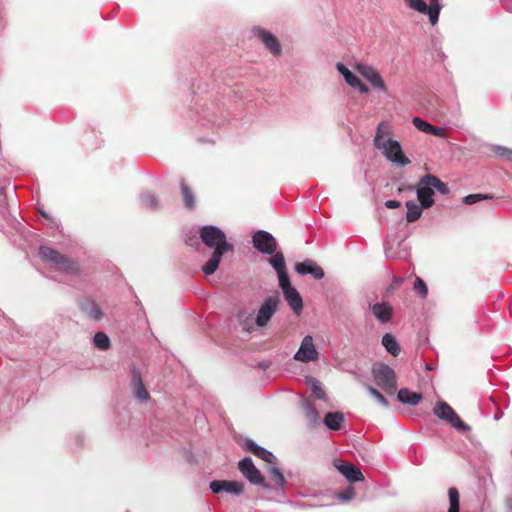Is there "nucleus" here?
Wrapping results in <instances>:
<instances>
[{"mask_svg":"<svg viewBox=\"0 0 512 512\" xmlns=\"http://www.w3.org/2000/svg\"><path fill=\"white\" fill-rule=\"evenodd\" d=\"M200 238L207 247L213 249L210 259L202 267L205 275H212L218 269L224 253L233 251L234 247L227 242L224 231L214 225L201 227Z\"/></svg>","mask_w":512,"mask_h":512,"instance_id":"nucleus-1","label":"nucleus"},{"mask_svg":"<svg viewBox=\"0 0 512 512\" xmlns=\"http://www.w3.org/2000/svg\"><path fill=\"white\" fill-rule=\"evenodd\" d=\"M390 134L388 126L381 122L376 130L374 146L381 150L383 155L392 163L399 166H406L411 163L410 159L403 153L399 141L392 138L384 139Z\"/></svg>","mask_w":512,"mask_h":512,"instance_id":"nucleus-2","label":"nucleus"},{"mask_svg":"<svg viewBox=\"0 0 512 512\" xmlns=\"http://www.w3.org/2000/svg\"><path fill=\"white\" fill-rule=\"evenodd\" d=\"M39 256L44 262L53 265L58 271L70 275H75L79 272L77 262L68 259L65 255L50 247L40 246Z\"/></svg>","mask_w":512,"mask_h":512,"instance_id":"nucleus-3","label":"nucleus"},{"mask_svg":"<svg viewBox=\"0 0 512 512\" xmlns=\"http://www.w3.org/2000/svg\"><path fill=\"white\" fill-rule=\"evenodd\" d=\"M372 376L375 383L387 394L393 395L397 389L395 371L384 363H376L372 367Z\"/></svg>","mask_w":512,"mask_h":512,"instance_id":"nucleus-4","label":"nucleus"},{"mask_svg":"<svg viewBox=\"0 0 512 512\" xmlns=\"http://www.w3.org/2000/svg\"><path fill=\"white\" fill-rule=\"evenodd\" d=\"M433 411L438 418L445 420L453 428L462 431H470V426L463 422L454 409L446 402H437Z\"/></svg>","mask_w":512,"mask_h":512,"instance_id":"nucleus-5","label":"nucleus"},{"mask_svg":"<svg viewBox=\"0 0 512 512\" xmlns=\"http://www.w3.org/2000/svg\"><path fill=\"white\" fill-rule=\"evenodd\" d=\"M242 475L253 485H260L263 489H272V485L265 481L261 472L256 468L252 458L244 457L238 463Z\"/></svg>","mask_w":512,"mask_h":512,"instance_id":"nucleus-6","label":"nucleus"},{"mask_svg":"<svg viewBox=\"0 0 512 512\" xmlns=\"http://www.w3.org/2000/svg\"><path fill=\"white\" fill-rule=\"evenodd\" d=\"M406 4L413 10L428 15L429 21L435 25L439 20L442 5L439 0H430L429 5L424 0H405Z\"/></svg>","mask_w":512,"mask_h":512,"instance_id":"nucleus-7","label":"nucleus"},{"mask_svg":"<svg viewBox=\"0 0 512 512\" xmlns=\"http://www.w3.org/2000/svg\"><path fill=\"white\" fill-rule=\"evenodd\" d=\"M279 303L278 296L267 297L257 311L255 324L258 327H265L276 313Z\"/></svg>","mask_w":512,"mask_h":512,"instance_id":"nucleus-8","label":"nucleus"},{"mask_svg":"<svg viewBox=\"0 0 512 512\" xmlns=\"http://www.w3.org/2000/svg\"><path fill=\"white\" fill-rule=\"evenodd\" d=\"M254 248L262 254L272 255L277 250L275 237L265 230H258L252 236Z\"/></svg>","mask_w":512,"mask_h":512,"instance_id":"nucleus-9","label":"nucleus"},{"mask_svg":"<svg viewBox=\"0 0 512 512\" xmlns=\"http://www.w3.org/2000/svg\"><path fill=\"white\" fill-rule=\"evenodd\" d=\"M357 72L364 77L376 90L385 93L387 87L378 71L368 64L357 63L355 65Z\"/></svg>","mask_w":512,"mask_h":512,"instance_id":"nucleus-10","label":"nucleus"},{"mask_svg":"<svg viewBox=\"0 0 512 512\" xmlns=\"http://www.w3.org/2000/svg\"><path fill=\"white\" fill-rule=\"evenodd\" d=\"M294 359L303 363H308L318 359V351L314 345L313 337L311 335H306L302 339L299 349L294 354Z\"/></svg>","mask_w":512,"mask_h":512,"instance_id":"nucleus-11","label":"nucleus"},{"mask_svg":"<svg viewBox=\"0 0 512 512\" xmlns=\"http://www.w3.org/2000/svg\"><path fill=\"white\" fill-rule=\"evenodd\" d=\"M209 488L214 494L225 492L235 496H240L244 491L242 482L231 480H213L209 484Z\"/></svg>","mask_w":512,"mask_h":512,"instance_id":"nucleus-12","label":"nucleus"},{"mask_svg":"<svg viewBox=\"0 0 512 512\" xmlns=\"http://www.w3.org/2000/svg\"><path fill=\"white\" fill-rule=\"evenodd\" d=\"M334 466L351 483L364 480V475L360 468L350 462L336 460L334 461Z\"/></svg>","mask_w":512,"mask_h":512,"instance_id":"nucleus-13","label":"nucleus"},{"mask_svg":"<svg viewBox=\"0 0 512 512\" xmlns=\"http://www.w3.org/2000/svg\"><path fill=\"white\" fill-rule=\"evenodd\" d=\"M253 33L265 44L273 55L279 56L282 53L281 44L272 33L261 28H255Z\"/></svg>","mask_w":512,"mask_h":512,"instance_id":"nucleus-14","label":"nucleus"},{"mask_svg":"<svg viewBox=\"0 0 512 512\" xmlns=\"http://www.w3.org/2000/svg\"><path fill=\"white\" fill-rule=\"evenodd\" d=\"M424 176L420 178L416 185V194L417 199L422 205L423 208H430L434 205L435 201L433 199L434 190L431 185H425L423 183Z\"/></svg>","mask_w":512,"mask_h":512,"instance_id":"nucleus-15","label":"nucleus"},{"mask_svg":"<svg viewBox=\"0 0 512 512\" xmlns=\"http://www.w3.org/2000/svg\"><path fill=\"white\" fill-rule=\"evenodd\" d=\"M295 270L300 275H311L320 280L324 277V270L313 260H305L295 265Z\"/></svg>","mask_w":512,"mask_h":512,"instance_id":"nucleus-16","label":"nucleus"},{"mask_svg":"<svg viewBox=\"0 0 512 512\" xmlns=\"http://www.w3.org/2000/svg\"><path fill=\"white\" fill-rule=\"evenodd\" d=\"M375 318L381 323L386 324L391 321L393 308L389 302H377L370 306Z\"/></svg>","mask_w":512,"mask_h":512,"instance_id":"nucleus-17","label":"nucleus"},{"mask_svg":"<svg viewBox=\"0 0 512 512\" xmlns=\"http://www.w3.org/2000/svg\"><path fill=\"white\" fill-rule=\"evenodd\" d=\"M244 447L249 452L254 454L256 457L264 460L267 463L273 464L276 462V457L274 456V454L271 451L267 450L266 448H264L262 446H259L256 442H254L251 439L245 440Z\"/></svg>","mask_w":512,"mask_h":512,"instance_id":"nucleus-18","label":"nucleus"},{"mask_svg":"<svg viewBox=\"0 0 512 512\" xmlns=\"http://www.w3.org/2000/svg\"><path fill=\"white\" fill-rule=\"evenodd\" d=\"M412 123L421 132H425L427 134H431L441 138L446 137V131L443 127L433 126L429 122L423 120L418 116L412 118Z\"/></svg>","mask_w":512,"mask_h":512,"instance_id":"nucleus-19","label":"nucleus"},{"mask_svg":"<svg viewBox=\"0 0 512 512\" xmlns=\"http://www.w3.org/2000/svg\"><path fill=\"white\" fill-rule=\"evenodd\" d=\"M283 296L295 314H300L303 309V299L297 289L292 287L283 292Z\"/></svg>","mask_w":512,"mask_h":512,"instance_id":"nucleus-20","label":"nucleus"},{"mask_svg":"<svg viewBox=\"0 0 512 512\" xmlns=\"http://www.w3.org/2000/svg\"><path fill=\"white\" fill-rule=\"evenodd\" d=\"M132 385L134 388L135 396L140 401H147L149 399V393L144 386L141 373L137 369H134L132 372Z\"/></svg>","mask_w":512,"mask_h":512,"instance_id":"nucleus-21","label":"nucleus"},{"mask_svg":"<svg viewBox=\"0 0 512 512\" xmlns=\"http://www.w3.org/2000/svg\"><path fill=\"white\" fill-rule=\"evenodd\" d=\"M80 309L84 312L88 317L93 320H100L102 318V310L100 307L92 300L86 299L79 303Z\"/></svg>","mask_w":512,"mask_h":512,"instance_id":"nucleus-22","label":"nucleus"},{"mask_svg":"<svg viewBox=\"0 0 512 512\" xmlns=\"http://www.w3.org/2000/svg\"><path fill=\"white\" fill-rule=\"evenodd\" d=\"M397 398L398 401L403 404L416 406L422 400V395L418 392L410 391L407 388H402L398 391Z\"/></svg>","mask_w":512,"mask_h":512,"instance_id":"nucleus-23","label":"nucleus"},{"mask_svg":"<svg viewBox=\"0 0 512 512\" xmlns=\"http://www.w3.org/2000/svg\"><path fill=\"white\" fill-rule=\"evenodd\" d=\"M343 422L344 415L342 412H329L324 417V424L333 431L340 430Z\"/></svg>","mask_w":512,"mask_h":512,"instance_id":"nucleus-24","label":"nucleus"},{"mask_svg":"<svg viewBox=\"0 0 512 512\" xmlns=\"http://www.w3.org/2000/svg\"><path fill=\"white\" fill-rule=\"evenodd\" d=\"M268 472L270 473L272 479L275 481V486H272V489H268L269 491H276L281 492V494L284 493V488L287 484V481L281 472V470L278 467H270L268 469Z\"/></svg>","mask_w":512,"mask_h":512,"instance_id":"nucleus-25","label":"nucleus"},{"mask_svg":"<svg viewBox=\"0 0 512 512\" xmlns=\"http://www.w3.org/2000/svg\"><path fill=\"white\" fill-rule=\"evenodd\" d=\"M423 183L425 185H431L433 190H437L439 193L443 195H447L450 193V189L447 186L446 183L441 181L437 176L432 174H426L424 175V181Z\"/></svg>","mask_w":512,"mask_h":512,"instance_id":"nucleus-26","label":"nucleus"},{"mask_svg":"<svg viewBox=\"0 0 512 512\" xmlns=\"http://www.w3.org/2000/svg\"><path fill=\"white\" fill-rule=\"evenodd\" d=\"M301 404L309 424L312 427L318 424L320 416L315 406L308 399H303Z\"/></svg>","mask_w":512,"mask_h":512,"instance_id":"nucleus-27","label":"nucleus"},{"mask_svg":"<svg viewBox=\"0 0 512 512\" xmlns=\"http://www.w3.org/2000/svg\"><path fill=\"white\" fill-rule=\"evenodd\" d=\"M406 207H407L406 220L409 223H413V222L417 221L421 217L423 209H424L421 204L418 205L413 200L407 201Z\"/></svg>","mask_w":512,"mask_h":512,"instance_id":"nucleus-28","label":"nucleus"},{"mask_svg":"<svg viewBox=\"0 0 512 512\" xmlns=\"http://www.w3.org/2000/svg\"><path fill=\"white\" fill-rule=\"evenodd\" d=\"M181 193L183 197V202L186 208L192 210L195 208L196 201L195 196L191 188L185 183L182 179L180 181Z\"/></svg>","mask_w":512,"mask_h":512,"instance_id":"nucleus-29","label":"nucleus"},{"mask_svg":"<svg viewBox=\"0 0 512 512\" xmlns=\"http://www.w3.org/2000/svg\"><path fill=\"white\" fill-rule=\"evenodd\" d=\"M382 345L393 356H397L401 351L396 338L390 333H386L382 337Z\"/></svg>","mask_w":512,"mask_h":512,"instance_id":"nucleus-30","label":"nucleus"},{"mask_svg":"<svg viewBox=\"0 0 512 512\" xmlns=\"http://www.w3.org/2000/svg\"><path fill=\"white\" fill-rule=\"evenodd\" d=\"M140 201L143 207L147 209L157 210L160 207L158 197L151 192H144L140 195Z\"/></svg>","mask_w":512,"mask_h":512,"instance_id":"nucleus-31","label":"nucleus"},{"mask_svg":"<svg viewBox=\"0 0 512 512\" xmlns=\"http://www.w3.org/2000/svg\"><path fill=\"white\" fill-rule=\"evenodd\" d=\"M449 496V509L448 512H459L460 510V496L455 487H450L448 490Z\"/></svg>","mask_w":512,"mask_h":512,"instance_id":"nucleus-32","label":"nucleus"},{"mask_svg":"<svg viewBox=\"0 0 512 512\" xmlns=\"http://www.w3.org/2000/svg\"><path fill=\"white\" fill-rule=\"evenodd\" d=\"M270 265L278 273L286 270V262L284 255L281 252H275L269 259Z\"/></svg>","mask_w":512,"mask_h":512,"instance_id":"nucleus-33","label":"nucleus"},{"mask_svg":"<svg viewBox=\"0 0 512 512\" xmlns=\"http://www.w3.org/2000/svg\"><path fill=\"white\" fill-rule=\"evenodd\" d=\"M337 71L343 76L345 82L352 86L359 79L353 72H351L343 63L336 64Z\"/></svg>","mask_w":512,"mask_h":512,"instance_id":"nucleus-34","label":"nucleus"},{"mask_svg":"<svg viewBox=\"0 0 512 512\" xmlns=\"http://www.w3.org/2000/svg\"><path fill=\"white\" fill-rule=\"evenodd\" d=\"M93 343L95 347L102 351L110 347V339L104 332H97L94 336Z\"/></svg>","mask_w":512,"mask_h":512,"instance_id":"nucleus-35","label":"nucleus"},{"mask_svg":"<svg viewBox=\"0 0 512 512\" xmlns=\"http://www.w3.org/2000/svg\"><path fill=\"white\" fill-rule=\"evenodd\" d=\"M365 387L368 390V392L370 393V395L373 396L381 406H383V407L389 406L388 400L385 398V396L380 391H378L376 388H374L373 386H371L369 384H366Z\"/></svg>","mask_w":512,"mask_h":512,"instance_id":"nucleus-36","label":"nucleus"},{"mask_svg":"<svg viewBox=\"0 0 512 512\" xmlns=\"http://www.w3.org/2000/svg\"><path fill=\"white\" fill-rule=\"evenodd\" d=\"M493 197L488 194H469L463 198V203L466 205H473L478 203L479 201L486 200V199H492Z\"/></svg>","mask_w":512,"mask_h":512,"instance_id":"nucleus-37","label":"nucleus"},{"mask_svg":"<svg viewBox=\"0 0 512 512\" xmlns=\"http://www.w3.org/2000/svg\"><path fill=\"white\" fill-rule=\"evenodd\" d=\"M309 382L311 385L312 394L318 399H324L325 391L323 390L321 383L315 378H311Z\"/></svg>","mask_w":512,"mask_h":512,"instance_id":"nucleus-38","label":"nucleus"},{"mask_svg":"<svg viewBox=\"0 0 512 512\" xmlns=\"http://www.w3.org/2000/svg\"><path fill=\"white\" fill-rule=\"evenodd\" d=\"M492 151L495 155L503 159L512 161V149L504 146L495 145L493 146Z\"/></svg>","mask_w":512,"mask_h":512,"instance_id":"nucleus-39","label":"nucleus"},{"mask_svg":"<svg viewBox=\"0 0 512 512\" xmlns=\"http://www.w3.org/2000/svg\"><path fill=\"white\" fill-rule=\"evenodd\" d=\"M277 275L279 280V287L281 288L282 292L293 287L287 274V270L278 272Z\"/></svg>","mask_w":512,"mask_h":512,"instance_id":"nucleus-40","label":"nucleus"},{"mask_svg":"<svg viewBox=\"0 0 512 512\" xmlns=\"http://www.w3.org/2000/svg\"><path fill=\"white\" fill-rule=\"evenodd\" d=\"M414 290L422 297L425 298L428 294V287L423 279L417 277L414 282Z\"/></svg>","mask_w":512,"mask_h":512,"instance_id":"nucleus-41","label":"nucleus"},{"mask_svg":"<svg viewBox=\"0 0 512 512\" xmlns=\"http://www.w3.org/2000/svg\"><path fill=\"white\" fill-rule=\"evenodd\" d=\"M354 496L355 492L353 486H348L346 489L337 494V498L342 502H348L352 500Z\"/></svg>","mask_w":512,"mask_h":512,"instance_id":"nucleus-42","label":"nucleus"},{"mask_svg":"<svg viewBox=\"0 0 512 512\" xmlns=\"http://www.w3.org/2000/svg\"><path fill=\"white\" fill-rule=\"evenodd\" d=\"M204 112V116H203V121H207L206 122H203L202 125L206 126L208 125L209 123L214 126V125H220V121H218L216 119V116L214 115V113H211L210 110L207 108L206 110L203 111Z\"/></svg>","mask_w":512,"mask_h":512,"instance_id":"nucleus-43","label":"nucleus"},{"mask_svg":"<svg viewBox=\"0 0 512 512\" xmlns=\"http://www.w3.org/2000/svg\"><path fill=\"white\" fill-rule=\"evenodd\" d=\"M351 87L358 89L362 94H367L369 92V88L361 82L360 79H358Z\"/></svg>","mask_w":512,"mask_h":512,"instance_id":"nucleus-44","label":"nucleus"},{"mask_svg":"<svg viewBox=\"0 0 512 512\" xmlns=\"http://www.w3.org/2000/svg\"><path fill=\"white\" fill-rule=\"evenodd\" d=\"M385 206L389 209H396L401 206L400 202L397 200H387L385 202Z\"/></svg>","mask_w":512,"mask_h":512,"instance_id":"nucleus-45","label":"nucleus"},{"mask_svg":"<svg viewBox=\"0 0 512 512\" xmlns=\"http://www.w3.org/2000/svg\"><path fill=\"white\" fill-rule=\"evenodd\" d=\"M506 512H512V496H507L504 500Z\"/></svg>","mask_w":512,"mask_h":512,"instance_id":"nucleus-46","label":"nucleus"},{"mask_svg":"<svg viewBox=\"0 0 512 512\" xmlns=\"http://www.w3.org/2000/svg\"><path fill=\"white\" fill-rule=\"evenodd\" d=\"M502 6L508 12H512V0H501Z\"/></svg>","mask_w":512,"mask_h":512,"instance_id":"nucleus-47","label":"nucleus"},{"mask_svg":"<svg viewBox=\"0 0 512 512\" xmlns=\"http://www.w3.org/2000/svg\"><path fill=\"white\" fill-rule=\"evenodd\" d=\"M385 255H386L387 258H393L394 257V255L387 248H385Z\"/></svg>","mask_w":512,"mask_h":512,"instance_id":"nucleus-48","label":"nucleus"},{"mask_svg":"<svg viewBox=\"0 0 512 512\" xmlns=\"http://www.w3.org/2000/svg\"><path fill=\"white\" fill-rule=\"evenodd\" d=\"M502 416H503V413L496 414V415L494 416V419H495V420H499Z\"/></svg>","mask_w":512,"mask_h":512,"instance_id":"nucleus-49","label":"nucleus"},{"mask_svg":"<svg viewBox=\"0 0 512 512\" xmlns=\"http://www.w3.org/2000/svg\"><path fill=\"white\" fill-rule=\"evenodd\" d=\"M41 215H42L43 217H45V218H48V215H47V213H45V212H41Z\"/></svg>","mask_w":512,"mask_h":512,"instance_id":"nucleus-50","label":"nucleus"}]
</instances>
